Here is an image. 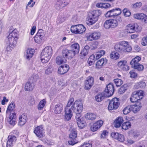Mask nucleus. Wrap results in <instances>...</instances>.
I'll return each instance as SVG.
<instances>
[{
  "mask_svg": "<svg viewBox=\"0 0 147 147\" xmlns=\"http://www.w3.org/2000/svg\"><path fill=\"white\" fill-rule=\"evenodd\" d=\"M74 99L73 98L69 100L67 106L71 109V111L75 113L81 112L83 110L82 104L80 101L76 100L74 102Z\"/></svg>",
  "mask_w": 147,
  "mask_h": 147,
  "instance_id": "obj_1",
  "label": "nucleus"
},
{
  "mask_svg": "<svg viewBox=\"0 0 147 147\" xmlns=\"http://www.w3.org/2000/svg\"><path fill=\"white\" fill-rule=\"evenodd\" d=\"M115 50L120 53L130 52L132 49L128 42L125 41H120L116 44L114 47Z\"/></svg>",
  "mask_w": 147,
  "mask_h": 147,
  "instance_id": "obj_2",
  "label": "nucleus"
},
{
  "mask_svg": "<svg viewBox=\"0 0 147 147\" xmlns=\"http://www.w3.org/2000/svg\"><path fill=\"white\" fill-rule=\"evenodd\" d=\"M72 50H68L65 49L63 50V56L66 58L67 57L72 58L73 57L75 54L79 53L80 50V46L78 43H74L71 46Z\"/></svg>",
  "mask_w": 147,
  "mask_h": 147,
  "instance_id": "obj_3",
  "label": "nucleus"
},
{
  "mask_svg": "<svg viewBox=\"0 0 147 147\" xmlns=\"http://www.w3.org/2000/svg\"><path fill=\"white\" fill-rule=\"evenodd\" d=\"M52 54V50L50 46L45 47L42 52L40 56L41 62L46 63L48 62Z\"/></svg>",
  "mask_w": 147,
  "mask_h": 147,
  "instance_id": "obj_4",
  "label": "nucleus"
},
{
  "mask_svg": "<svg viewBox=\"0 0 147 147\" xmlns=\"http://www.w3.org/2000/svg\"><path fill=\"white\" fill-rule=\"evenodd\" d=\"M101 13V11L100 10H96L92 11L89 15V19L86 21V24L90 25L95 23L98 20L99 16Z\"/></svg>",
  "mask_w": 147,
  "mask_h": 147,
  "instance_id": "obj_5",
  "label": "nucleus"
},
{
  "mask_svg": "<svg viewBox=\"0 0 147 147\" xmlns=\"http://www.w3.org/2000/svg\"><path fill=\"white\" fill-rule=\"evenodd\" d=\"M121 13V11L120 8H115L107 11L105 14V16L107 18H116L119 20H121V18L119 15Z\"/></svg>",
  "mask_w": 147,
  "mask_h": 147,
  "instance_id": "obj_6",
  "label": "nucleus"
},
{
  "mask_svg": "<svg viewBox=\"0 0 147 147\" xmlns=\"http://www.w3.org/2000/svg\"><path fill=\"white\" fill-rule=\"evenodd\" d=\"M121 20V19L118 20L116 18L107 20L104 24V27L106 29L115 27L117 26L118 22Z\"/></svg>",
  "mask_w": 147,
  "mask_h": 147,
  "instance_id": "obj_7",
  "label": "nucleus"
},
{
  "mask_svg": "<svg viewBox=\"0 0 147 147\" xmlns=\"http://www.w3.org/2000/svg\"><path fill=\"white\" fill-rule=\"evenodd\" d=\"M70 30L72 33L77 34L83 33L85 32L86 29L83 25L79 24L72 26Z\"/></svg>",
  "mask_w": 147,
  "mask_h": 147,
  "instance_id": "obj_8",
  "label": "nucleus"
},
{
  "mask_svg": "<svg viewBox=\"0 0 147 147\" xmlns=\"http://www.w3.org/2000/svg\"><path fill=\"white\" fill-rule=\"evenodd\" d=\"M143 92L142 90L134 92L133 93L130 98V101L132 102H136L138 100L142 99L143 98Z\"/></svg>",
  "mask_w": 147,
  "mask_h": 147,
  "instance_id": "obj_9",
  "label": "nucleus"
},
{
  "mask_svg": "<svg viewBox=\"0 0 147 147\" xmlns=\"http://www.w3.org/2000/svg\"><path fill=\"white\" fill-rule=\"evenodd\" d=\"M119 105V99L117 98H115L109 101L108 109L110 110H115L118 108Z\"/></svg>",
  "mask_w": 147,
  "mask_h": 147,
  "instance_id": "obj_10",
  "label": "nucleus"
},
{
  "mask_svg": "<svg viewBox=\"0 0 147 147\" xmlns=\"http://www.w3.org/2000/svg\"><path fill=\"white\" fill-rule=\"evenodd\" d=\"M70 2V0H58L55 3L54 7L57 10H59L67 5Z\"/></svg>",
  "mask_w": 147,
  "mask_h": 147,
  "instance_id": "obj_11",
  "label": "nucleus"
},
{
  "mask_svg": "<svg viewBox=\"0 0 147 147\" xmlns=\"http://www.w3.org/2000/svg\"><path fill=\"white\" fill-rule=\"evenodd\" d=\"M114 91V86L113 84L110 83L107 85L104 92L105 96L107 97H109L113 94Z\"/></svg>",
  "mask_w": 147,
  "mask_h": 147,
  "instance_id": "obj_12",
  "label": "nucleus"
},
{
  "mask_svg": "<svg viewBox=\"0 0 147 147\" xmlns=\"http://www.w3.org/2000/svg\"><path fill=\"white\" fill-rule=\"evenodd\" d=\"M134 17L145 23H147V16L144 13H140L134 14Z\"/></svg>",
  "mask_w": 147,
  "mask_h": 147,
  "instance_id": "obj_13",
  "label": "nucleus"
},
{
  "mask_svg": "<svg viewBox=\"0 0 147 147\" xmlns=\"http://www.w3.org/2000/svg\"><path fill=\"white\" fill-rule=\"evenodd\" d=\"M7 142V147H12L15 143L17 140L16 137L12 135H9L8 137Z\"/></svg>",
  "mask_w": 147,
  "mask_h": 147,
  "instance_id": "obj_14",
  "label": "nucleus"
},
{
  "mask_svg": "<svg viewBox=\"0 0 147 147\" xmlns=\"http://www.w3.org/2000/svg\"><path fill=\"white\" fill-rule=\"evenodd\" d=\"M94 84V78L91 76L88 77L87 78L85 82V88L86 90L90 89Z\"/></svg>",
  "mask_w": 147,
  "mask_h": 147,
  "instance_id": "obj_15",
  "label": "nucleus"
},
{
  "mask_svg": "<svg viewBox=\"0 0 147 147\" xmlns=\"http://www.w3.org/2000/svg\"><path fill=\"white\" fill-rule=\"evenodd\" d=\"M138 28L139 26L136 24H129L127 27V32L131 33L135 31L137 32L138 31Z\"/></svg>",
  "mask_w": 147,
  "mask_h": 147,
  "instance_id": "obj_16",
  "label": "nucleus"
},
{
  "mask_svg": "<svg viewBox=\"0 0 147 147\" xmlns=\"http://www.w3.org/2000/svg\"><path fill=\"white\" fill-rule=\"evenodd\" d=\"M107 63V60L106 58H102L98 60L96 63V68L100 69L105 65Z\"/></svg>",
  "mask_w": 147,
  "mask_h": 147,
  "instance_id": "obj_17",
  "label": "nucleus"
},
{
  "mask_svg": "<svg viewBox=\"0 0 147 147\" xmlns=\"http://www.w3.org/2000/svg\"><path fill=\"white\" fill-rule=\"evenodd\" d=\"M118 65L121 69L124 71H127L129 69V67L127 65L126 61H121L119 62Z\"/></svg>",
  "mask_w": 147,
  "mask_h": 147,
  "instance_id": "obj_18",
  "label": "nucleus"
},
{
  "mask_svg": "<svg viewBox=\"0 0 147 147\" xmlns=\"http://www.w3.org/2000/svg\"><path fill=\"white\" fill-rule=\"evenodd\" d=\"M65 118L66 121H69L73 115L72 111L66 106L65 108Z\"/></svg>",
  "mask_w": 147,
  "mask_h": 147,
  "instance_id": "obj_19",
  "label": "nucleus"
},
{
  "mask_svg": "<svg viewBox=\"0 0 147 147\" xmlns=\"http://www.w3.org/2000/svg\"><path fill=\"white\" fill-rule=\"evenodd\" d=\"M69 66L67 65H64L60 66L58 69V73L61 74H63L68 71Z\"/></svg>",
  "mask_w": 147,
  "mask_h": 147,
  "instance_id": "obj_20",
  "label": "nucleus"
},
{
  "mask_svg": "<svg viewBox=\"0 0 147 147\" xmlns=\"http://www.w3.org/2000/svg\"><path fill=\"white\" fill-rule=\"evenodd\" d=\"M8 117L9 118V119H8V122L11 126H14L16 123V114L14 113H12L11 115H9Z\"/></svg>",
  "mask_w": 147,
  "mask_h": 147,
  "instance_id": "obj_21",
  "label": "nucleus"
},
{
  "mask_svg": "<svg viewBox=\"0 0 147 147\" xmlns=\"http://www.w3.org/2000/svg\"><path fill=\"white\" fill-rule=\"evenodd\" d=\"M62 57L60 56L57 57L56 60V62L57 64L58 65H61L63 63H65L66 61V59L71 58L70 57H67L66 58L65 57L63 56V51H62Z\"/></svg>",
  "mask_w": 147,
  "mask_h": 147,
  "instance_id": "obj_22",
  "label": "nucleus"
},
{
  "mask_svg": "<svg viewBox=\"0 0 147 147\" xmlns=\"http://www.w3.org/2000/svg\"><path fill=\"white\" fill-rule=\"evenodd\" d=\"M15 105L14 102H12L9 105L6 111V117H8L9 115H11L15 108Z\"/></svg>",
  "mask_w": 147,
  "mask_h": 147,
  "instance_id": "obj_23",
  "label": "nucleus"
},
{
  "mask_svg": "<svg viewBox=\"0 0 147 147\" xmlns=\"http://www.w3.org/2000/svg\"><path fill=\"white\" fill-rule=\"evenodd\" d=\"M100 36V33L99 32H94L92 34H90L88 37V40L90 41H92L94 39H98Z\"/></svg>",
  "mask_w": 147,
  "mask_h": 147,
  "instance_id": "obj_24",
  "label": "nucleus"
},
{
  "mask_svg": "<svg viewBox=\"0 0 147 147\" xmlns=\"http://www.w3.org/2000/svg\"><path fill=\"white\" fill-rule=\"evenodd\" d=\"M63 105L61 103H58L55 105L53 110L54 113L57 114H60L62 111Z\"/></svg>",
  "mask_w": 147,
  "mask_h": 147,
  "instance_id": "obj_25",
  "label": "nucleus"
},
{
  "mask_svg": "<svg viewBox=\"0 0 147 147\" xmlns=\"http://www.w3.org/2000/svg\"><path fill=\"white\" fill-rule=\"evenodd\" d=\"M7 42H8L9 44L12 47H14V45H15L17 43V40L18 38H14L10 36H8L7 37Z\"/></svg>",
  "mask_w": 147,
  "mask_h": 147,
  "instance_id": "obj_26",
  "label": "nucleus"
},
{
  "mask_svg": "<svg viewBox=\"0 0 147 147\" xmlns=\"http://www.w3.org/2000/svg\"><path fill=\"white\" fill-rule=\"evenodd\" d=\"M34 50L33 49H27L25 53V56L26 58L29 59L33 56Z\"/></svg>",
  "mask_w": 147,
  "mask_h": 147,
  "instance_id": "obj_27",
  "label": "nucleus"
},
{
  "mask_svg": "<svg viewBox=\"0 0 147 147\" xmlns=\"http://www.w3.org/2000/svg\"><path fill=\"white\" fill-rule=\"evenodd\" d=\"M131 110L133 112L136 113L139 111L141 107V104L137 102L134 105H130Z\"/></svg>",
  "mask_w": 147,
  "mask_h": 147,
  "instance_id": "obj_28",
  "label": "nucleus"
},
{
  "mask_svg": "<svg viewBox=\"0 0 147 147\" xmlns=\"http://www.w3.org/2000/svg\"><path fill=\"white\" fill-rule=\"evenodd\" d=\"M123 121V117H120L117 118L114 122V126L116 128H119Z\"/></svg>",
  "mask_w": 147,
  "mask_h": 147,
  "instance_id": "obj_29",
  "label": "nucleus"
},
{
  "mask_svg": "<svg viewBox=\"0 0 147 147\" xmlns=\"http://www.w3.org/2000/svg\"><path fill=\"white\" fill-rule=\"evenodd\" d=\"M27 117L26 115L23 114L19 117V125L22 126L25 124L26 122Z\"/></svg>",
  "mask_w": 147,
  "mask_h": 147,
  "instance_id": "obj_30",
  "label": "nucleus"
},
{
  "mask_svg": "<svg viewBox=\"0 0 147 147\" xmlns=\"http://www.w3.org/2000/svg\"><path fill=\"white\" fill-rule=\"evenodd\" d=\"M103 123L102 120H98L93 124L90 129H99L102 125Z\"/></svg>",
  "mask_w": 147,
  "mask_h": 147,
  "instance_id": "obj_31",
  "label": "nucleus"
},
{
  "mask_svg": "<svg viewBox=\"0 0 147 147\" xmlns=\"http://www.w3.org/2000/svg\"><path fill=\"white\" fill-rule=\"evenodd\" d=\"M34 86V84L33 82L31 83L29 82H27L25 85V90L26 91H31L33 90Z\"/></svg>",
  "mask_w": 147,
  "mask_h": 147,
  "instance_id": "obj_32",
  "label": "nucleus"
},
{
  "mask_svg": "<svg viewBox=\"0 0 147 147\" xmlns=\"http://www.w3.org/2000/svg\"><path fill=\"white\" fill-rule=\"evenodd\" d=\"M141 59V57L139 56H137L135 58L133 59L130 62L131 67L138 64H139V63L138 62Z\"/></svg>",
  "mask_w": 147,
  "mask_h": 147,
  "instance_id": "obj_33",
  "label": "nucleus"
},
{
  "mask_svg": "<svg viewBox=\"0 0 147 147\" xmlns=\"http://www.w3.org/2000/svg\"><path fill=\"white\" fill-rule=\"evenodd\" d=\"M90 47L88 45L85 46L82 50L80 53V54L84 56H86L88 54Z\"/></svg>",
  "mask_w": 147,
  "mask_h": 147,
  "instance_id": "obj_34",
  "label": "nucleus"
},
{
  "mask_svg": "<svg viewBox=\"0 0 147 147\" xmlns=\"http://www.w3.org/2000/svg\"><path fill=\"white\" fill-rule=\"evenodd\" d=\"M34 132L38 137L41 138L44 135V132L43 129H35Z\"/></svg>",
  "mask_w": 147,
  "mask_h": 147,
  "instance_id": "obj_35",
  "label": "nucleus"
},
{
  "mask_svg": "<svg viewBox=\"0 0 147 147\" xmlns=\"http://www.w3.org/2000/svg\"><path fill=\"white\" fill-rule=\"evenodd\" d=\"M9 34L8 36H12L14 38H18L17 34L18 33V31L16 29H15L13 30L10 29L9 31Z\"/></svg>",
  "mask_w": 147,
  "mask_h": 147,
  "instance_id": "obj_36",
  "label": "nucleus"
},
{
  "mask_svg": "<svg viewBox=\"0 0 147 147\" xmlns=\"http://www.w3.org/2000/svg\"><path fill=\"white\" fill-rule=\"evenodd\" d=\"M78 126L80 129H83L86 126V124L85 121L83 120H78L77 122Z\"/></svg>",
  "mask_w": 147,
  "mask_h": 147,
  "instance_id": "obj_37",
  "label": "nucleus"
},
{
  "mask_svg": "<svg viewBox=\"0 0 147 147\" xmlns=\"http://www.w3.org/2000/svg\"><path fill=\"white\" fill-rule=\"evenodd\" d=\"M105 97H106L105 96V93L104 92L103 93H100L98 94L95 96V99L97 101L99 102L101 101L104 99Z\"/></svg>",
  "mask_w": 147,
  "mask_h": 147,
  "instance_id": "obj_38",
  "label": "nucleus"
},
{
  "mask_svg": "<svg viewBox=\"0 0 147 147\" xmlns=\"http://www.w3.org/2000/svg\"><path fill=\"white\" fill-rule=\"evenodd\" d=\"M85 117L90 120H94L96 118V114L91 113H88L85 115Z\"/></svg>",
  "mask_w": 147,
  "mask_h": 147,
  "instance_id": "obj_39",
  "label": "nucleus"
},
{
  "mask_svg": "<svg viewBox=\"0 0 147 147\" xmlns=\"http://www.w3.org/2000/svg\"><path fill=\"white\" fill-rule=\"evenodd\" d=\"M43 37L40 36V35L36 34L34 37V40L38 43H41L42 42V39Z\"/></svg>",
  "mask_w": 147,
  "mask_h": 147,
  "instance_id": "obj_40",
  "label": "nucleus"
},
{
  "mask_svg": "<svg viewBox=\"0 0 147 147\" xmlns=\"http://www.w3.org/2000/svg\"><path fill=\"white\" fill-rule=\"evenodd\" d=\"M110 57L111 59L116 60L119 58V55L117 52H113L110 54Z\"/></svg>",
  "mask_w": 147,
  "mask_h": 147,
  "instance_id": "obj_41",
  "label": "nucleus"
},
{
  "mask_svg": "<svg viewBox=\"0 0 147 147\" xmlns=\"http://www.w3.org/2000/svg\"><path fill=\"white\" fill-rule=\"evenodd\" d=\"M46 103V102L45 99H43L41 100L38 105V110H40L42 109Z\"/></svg>",
  "mask_w": 147,
  "mask_h": 147,
  "instance_id": "obj_42",
  "label": "nucleus"
},
{
  "mask_svg": "<svg viewBox=\"0 0 147 147\" xmlns=\"http://www.w3.org/2000/svg\"><path fill=\"white\" fill-rule=\"evenodd\" d=\"M132 67L139 71H142L144 68L143 65L140 63Z\"/></svg>",
  "mask_w": 147,
  "mask_h": 147,
  "instance_id": "obj_43",
  "label": "nucleus"
},
{
  "mask_svg": "<svg viewBox=\"0 0 147 147\" xmlns=\"http://www.w3.org/2000/svg\"><path fill=\"white\" fill-rule=\"evenodd\" d=\"M53 70V68L50 63H49L47 66V68L45 71V73L49 75L52 73Z\"/></svg>",
  "mask_w": 147,
  "mask_h": 147,
  "instance_id": "obj_44",
  "label": "nucleus"
},
{
  "mask_svg": "<svg viewBox=\"0 0 147 147\" xmlns=\"http://www.w3.org/2000/svg\"><path fill=\"white\" fill-rule=\"evenodd\" d=\"M77 133L75 129H73L69 135V138L71 139H74L76 138Z\"/></svg>",
  "mask_w": 147,
  "mask_h": 147,
  "instance_id": "obj_45",
  "label": "nucleus"
},
{
  "mask_svg": "<svg viewBox=\"0 0 147 147\" xmlns=\"http://www.w3.org/2000/svg\"><path fill=\"white\" fill-rule=\"evenodd\" d=\"M131 124L129 122L124 123L122 126V129H129L131 127Z\"/></svg>",
  "mask_w": 147,
  "mask_h": 147,
  "instance_id": "obj_46",
  "label": "nucleus"
},
{
  "mask_svg": "<svg viewBox=\"0 0 147 147\" xmlns=\"http://www.w3.org/2000/svg\"><path fill=\"white\" fill-rule=\"evenodd\" d=\"M127 85L126 84H125L122 86L119 89V92L120 94H122L124 93L125 91L127 90Z\"/></svg>",
  "mask_w": 147,
  "mask_h": 147,
  "instance_id": "obj_47",
  "label": "nucleus"
},
{
  "mask_svg": "<svg viewBox=\"0 0 147 147\" xmlns=\"http://www.w3.org/2000/svg\"><path fill=\"white\" fill-rule=\"evenodd\" d=\"M114 81L116 86L117 87L120 86L123 84V82L119 78L115 79L114 80Z\"/></svg>",
  "mask_w": 147,
  "mask_h": 147,
  "instance_id": "obj_48",
  "label": "nucleus"
},
{
  "mask_svg": "<svg viewBox=\"0 0 147 147\" xmlns=\"http://www.w3.org/2000/svg\"><path fill=\"white\" fill-rule=\"evenodd\" d=\"M131 110V106H128L125 107L123 110V113L125 115H127L129 113Z\"/></svg>",
  "mask_w": 147,
  "mask_h": 147,
  "instance_id": "obj_49",
  "label": "nucleus"
},
{
  "mask_svg": "<svg viewBox=\"0 0 147 147\" xmlns=\"http://www.w3.org/2000/svg\"><path fill=\"white\" fill-rule=\"evenodd\" d=\"M136 86L138 88H144L146 86V84L145 82L141 81L137 84Z\"/></svg>",
  "mask_w": 147,
  "mask_h": 147,
  "instance_id": "obj_50",
  "label": "nucleus"
},
{
  "mask_svg": "<svg viewBox=\"0 0 147 147\" xmlns=\"http://www.w3.org/2000/svg\"><path fill=\"white\" fill-rule=\"evenodd\" d=\"M123 12L124 16L126 17H129L130 16L131 14L130 11L127 9L126 8H125L123 9Z\"/></svg>",
  "mask_w": 147,
  "mask_h": 147,
  "instance_id": "obj_51",
  "label": "nucleus"
},
{
  "mask_svg": "<svg viewBox=\"0 0 147 147\" xmlns=\"http://www.w3.org/2000/svg\"><path fill=\"white\" fill-rule=\"evenodd\" d=\"M35 2H34L33 0H30L27 5L26 7V9H28V7L29 6L30 7H32L35 4Z\"/></svg>",
  "mask_w": 147,
  "mask_h": 147,
  "instance_id": "obj_52",
  "label": "nucleus"
},
{
  "mask_svg": "<svg viewBox=\"0 0 147 147\" xmlns=\"http://www.w3.org/2000/svg\"><path fill=\"white\" fill-rule=\"evenodd\" d=\"M118 137L117 139L118 141L121 142L124 141L125 139L123 135L119 134Z\"/></svg>",
  "mask_w": 147,
  "mask_h": 147,
  "instance_id": "obj_53",
  "label": "nucleus"
},
{
  "mask_svg": "<svg viewBox=\"0 0 147 147\" xmlns=\"http://www.w3.org/2000/svg\"><path fill=\"white\" fill-rule=\"evenodd\" d=\"M129 135H133L134 137H137L139 135V132H134L133 130H130L129 132Z\"/></svg>",
  "mask_w": 147,
  "mask_h": 147,
  "instance_id": "obj_54",
  "label": "nucleus"
},
{
  "mask_svg": "<svg viewBox=\"0 0 147 147\" xmlns=\"http://www.w3.org/2000/svg\"><path fill=\"white\" fill-rule=\"evenodd\" d=\"M142 45L143 46H146L147 45V36L144 37L142 40Z\"/></svg>",
  "mask_w": 147,
  "mask_h": 147,
  "instance_id": "obj_55",
  "label": "nucleus"
},
{
  "mask_svg": "<svg viewBox=\"0 0 147 147\" xmlns=\"http://www.w3.org/2000/svg\"><path fill=\"white\" fill-rule=\"evenodd\" d=\"M37 34L40 35L44 37L45 35V34L44 33V31L42 29H39L37 33Z\"/></svg>",
  "mask_w": 147,
  "mask_h": 147,
  "instance_id": "obj_56",
  "label": "nucleus"
},
{
  "mask_svg": "<svg viewBox=\"0 0 147 147\" xmlns=\"http://www.w3.org/2000/svg\"><path fill=\"white\" fill-rule=\"evenodd\" d=\"M108 132L106 130H104L101 134V138H105L106 136L107 135Z\"/></svg>",
  "mask_w": 147,
  "mask_h": 147,
  "instance_id": "obj_57",
  "label": "nucleus"
},
{
  "mask_svg": "<svg viewBox=\"0 0 147 147\" xmlns=\"http://www.w3.org/2000/svg\"><path fill=\"white\" fill-rule=\"evenodd\" d=\"M81 112H78L77 113H76V118L77 120V121H78V120H81V115L80 113Z\"/></svg>",
  "mask_w": 147,
  "mask_h": 147,
  "instance_id": "obj_58",
  "label": "nucleus"
},
{
  "mask_svg": "<svg viewBox=\"0 0 147 147\" xmlns=\"http://www.w3.org/2000/svg\"><path fill=\"white\" fill-rule=\"evenodd\" d=\"M71 139V140L68 141V143L69 144L73 145L78 142L75 139Z\"/></svg>",
  "mask_w": 147,
  "mask_h": 147,
  "instance_id": "obj_59",
  "label": "nucleus"
},
{
  "mask_svg": "<svg viewBox=\"0 0 147 147\" xmlns=\"http://www.w3.org/2000/svg\"><path fill=\"white\" fill-rule=\"evenodd\" d=\"M133 7L135 8H136L137 7H141L142 5V3L141 2L136 3H135L133 5Z\"/></svg>",
  "mask_w": 147,
  "mask_h": 147,
  "instance_id": "obj_60",
  "label": "nucleus"
},
{
  "mask_svg": "<svg viewBox=\"0 0 147 147\" xmlns=\"http://www.w3.org/2000/svg\"><path fill=\"white\" fill-rule=\"evenodd\" d=\"M130 77L132 78H135L137 76V74L133 71H131L129 72Z\"/></svg>",
  "mask_w": 147,
  "mask_h": 147,
  "instance_id": "obj_61",
  "label": "nucleus"
},
{
  "mask_svg": "<svg viewBox=\"0 0 147 147\" xmlns=\"http://www.w3.org/2000/svg\"><path fill=\"white\" fill-rule=\"evenodd\" d=\"M65 19V18L59 16L58 18L57 21H58L59 23H61L64 21Z\"/></svg>",
  "mask_w": 147,
  "mask_h": 147,
  "instance_id": "obj_62",
  "label": "nucleus"
},
{
  "mask_svg": "<svg viewBox=\"0 0 147 147\" xmlns=\"http://www.w3.org/2000/svg\"><path fill=\"white\" fill-rule=\"evenodd\" d=\"M119 134L118 133H112L111 135V136L113 138L116 139H117V138H118V136L119 135Z\"/></svg>",
  "mask_w": 147,
  "mask_h": 147,
  "instance_id": "obj_63",
  "label": "nucleus"
},
{
  "mask_svg": "<svg viewBox=\"0 0 147 147\" xmlns=\"http://www.w3.org/2000/svg\"><path fill=\"white\" fill-rule=\"evenodd\" d=\"M92 145L88 143H84V144L81 145L80 147H91Z\"/></svg>",
  "mask_w": 147,
  "mask_h": 147,
  "instance_id": "obj_64",
  "label": "nucleus"
}]
</instances>
